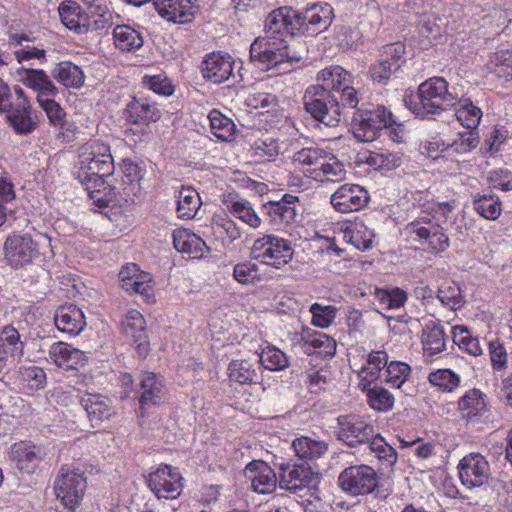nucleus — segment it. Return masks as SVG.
Returning a JSON list of instances; mask_svg holds the SVG:
<instances>
[{"label":"nucleus","instance_id":"obj_9","mask_svg":"<svg viewBox=\"0 0 512 512\" xmlns=\"http://www.w3.org/2000/svg\"><path fill=\"white\" fill-rule=\"evenodd\" d=\"M338 485L348 495H367L377 487L378 474L369 465H352L340 473Z\"/></svg>","mask_w":512,"mask_h":512},{"label":"nucleus","instance_id":"obj_13","mask_svg":"<svg viewBox=\"0 0 512 512\" xmlns=\"http://www.w3.org/2000/svg\"><path fill=\"white\" fill-rule=\"evenodd\" d=\"M282 472L279 478V486L290 492H297L310 486L317 478V473L307 461H299L294 464L284 462L279 464Z\"/></svg>","mask_w":512,"mask_h":512},{"label":"nucleus","instance_id":"obj_40","mask_svg":"<svg viewBox=\"0 0 512 512\" xmlns=\"http://www.w3.org/2000/svg\"><path fill=\"white\" fill-rule=\"evenodd\" d=\"M474 209L479 215L488 220H496L501 215L502 203L492 192L476 194L473 199Z\"/></svg>","mask_w":512,"mask_h":512},{"label":"nucleus","instance_id":"obj_62","mask_svg":"<svg viewBox=\"0 0 512 512\" xmlns=\"http://www.w3.org/2000/svg\"><path fill=\"white\" fill-rule=\"evenodd\" d=\"M398 70L397 63H388V59H380L372 64L369 68V76L371 80L378 84H386L391 74Z\"/></svg>","mask_w":512,"mask_h":512},{"label":"nucleus","instance_id":"obj_37","mask_svg":"<svg viewBox=\"0 0 512 512\" xmlns=\"http://www.w3.org/2000/svg\"><path fill=\"white\" fill-rule=\"evenodd\" d=\"M292 446L299 461L307 462L322 457L328 450L326 442L305 436L295 439Z\"/></svg>","mask_w":512,"mask_h":512},{"label":"nucleus","instance_id":"obj_41","mask_svg":"<svg viewBox=\"0 0 512 512\" xmlns=\"http://www.w3.org/2000/svg\"><path fill=\"white\" fill-rule=\"evenodd\" d=\"M317 79L323 82L322 85H324L329 92L340 90L352 84L350 73L340 66H332L321 70L317 75Z\"/></svg>","mask_w":512,"mask_h":512},{"label":"nucleus","instance_id":"obj_12","mask_svg":"<svg viewBox=\"0 0 512 512\" xmlns=\"http://www.w3.org/2000/svg\"><path fill=\"white\" fill-rule=\"evenodd\" d=\"M5 258L14 268H20L39 257L37 243L28 234H13L4 244Z\"/></svg>","mask_w":512,"mask_h":512},{"label":"nucleus","instance_id":"obj_57","mask_svg":"<svg viewBox=\"0 0 512 512\" xmlns=\"http://www.w3.org/2000/svg\"><path fill=\"white\" fill-rule=\"evenodd\" d=\"M411 372V368L404 362L392 361L387 363L385 382L392 387L400 388Z\"/></svg>","mask_w":512,"mask_h":512},{"label":"nucleus","instance_id":"obj_5","mask_svg":"<svg viewBox=\"0 0 512 512\" xmlns=\"http://www.w3.org/2000/svg\"><path fill=\"white\" fill-rule=\"evenodd\" d=\"M395 123L390 111L384 106L377 105L371 108H359L353 112L351 127L354 137L361 142L376 140L384 127Z\"/></svg>","mask_w":512,"mask_h":512},{"label":"nucleus","instance_id":"obj_24","mask_svg":"<svg viewBox=\"0 0 512 512\" xmlns=\"http://www.w3.org/2000/svg\"><path fill=\"white\" fill-rule=\"evenodd\" d=\"M54 322L58 330L74 336L86 326L83 311L73 304L59 307L54 315Z\"/></svg>","mask_w":512,"mask_h":512},{"label":"nucleus","instance_id":"obj_14","mask_svg":"<svg viewBox=\"0 0 512 512\" xmlns=\"http://www.w3.org/2000/svg\"><path fill=\"white\" fill-rule=\"evenodd\" d=\"M338 424V439L350 447L367 444L375 436L374 427L355 415L340 416Z\"/></svg>","mask_w":512,"mask_h":512},{"label":"nucleus","instance_id":"obj_4","mask_svg":"<svg viewBox=\"0 0 512 512\" xmlns=\"http://www.w3.org/2000/svg\"><path fill=\"white\" fill-rule=\"evenodd\" d=\"M0 113H6L10 125L18 134L31 133L37 126L31 106L22 88L15 87L13 97L10 87L0 78Z\"/></svg>","mask_w":512,"mask_h":512},{"label":"nucleus","instance_id":"obj_39","mask_svg":"<svg viewBox=\"0 0 512 512\" xmlns=\"http://www.w3.org/2000/svg\"><path fill=\"white\" fill-rule=\"evenodd\" d=\"M455 106V116L461 125L469 131H476L482 117L481 109L470 99H457Z\"/></svg>","mask_w":512,"mask_h":512},{"label":"nucleus","instance_id":"obj_46","mask_svg":"<svg viewBox=\"0 0 512 512\" xmlns=\"http://www.w3.org/2000/svg\"><path fill=\"white\" fill-rule=\"evenodd\" d=\"M213 135L222 141L232 140L235 133L234 122L218 110H212L208 115Z\"/></svg>","mask_w":512,"mask_h":512},{"label":"nucleus","instance_id":"obj_59","mask_svg":"<svg viewBox=\"0 0 512 512\" xmlns=\"http://www.w3.org/2000/svg\"><path fill=\"white\" fill-rule=\"evenodd\" d=\"M388 363V355L385 351H373L368 355L365 365L361 367L358 374H369L372 379H377L382 368Z\"/></svg>","mask_w":512,"mask_h":512},{"label":"nucleus","instance_id":"obj_53","mask_svg":"<svg viewBox=\"0 0 512 512\" xmlns=\"http://www.w3.org/2000/svg\"><path fill=\"white\" fill-rule=\"evenodd\" d=\"M258 270V265L251 261L240 262L234 266L233 277L240 284L255 285L261 281Z\"/></svg>","mask_w":512,"mask_h":512},{"label":"nucleus","instance_id":"obj_63","mask_svg":"<svg viewBox=\"0 0 512 512\" xmlns=\"http://www.w3.org/2000/svg\"><path fill=\"white\" fill-rule=\"evenodd\" d=\"M39 105L45 111L49 121L54 126H63L66 113L64 109L53 99L37 96Z\"/></svg>","mask_w":512,"mask_h":512},{"label":"nucleus","instance_id":"obj_29","mask_svg":"<svg viewBox=\"0 0 512 512\" xmlns=\"http://www.w3.org/2000/svg\"><path fill=\"white\" fill-rule=\"evenodd\" d=\"M52 77L66 88H80L84 85L82 69L70 61H62L51 70Z\"/></svg>","mask_w":512,"mask_h":512},{"label":"nucleus","instance_id":"obj_19","mask_svg":"<svg viewBox=\"0 0 512 512\" xmlns=\"http://www.w3.org/2000/svg\"><path fill=\"white\" fill-rule=\"evenodd\" d=\"M246 475L251 479L253 490L260 494L272 492L277 485V476L274 470L261 460H254L247 464Z\"/></svg>","mask_w":512,"mask_h":512},{"label":"nucleus","instance_id":"obj_6","mask_svg":"<svg viewBox=\"0 0 512 512\" xmlns=\"http://www.w3.org/2000/svg\"><path fill=\"white\" fill-rule=\"evenodd\" d=\"M307 113L326 126L334 127L340 120V106L324 85L309 86L303 96Z\"/></svg>","mask_w":512,"mask_h":512},{"label":"nucleus","instance_id":"obj_36","mask_svg":"<svg viewBox=\"0 0 512 512\" xmlns=\"http://www.w3.org/2000/svg\"><path fill=\"white\" fill-rule=\"evenodd\" d=\"M447 337L444 328L434 323L427 324L423 329L422 344L424 353L434 356L446 349Z\"/></svg>","mask_w":512,"mask_h":512},{"label":"nucleus","instance_id":"obj_45","mask_svg":"<svg viewBox=\"0 0 512 512\" xmlns=\"http://www.w3.org/2000/svg\"><path fill=\"white\" fill-rule=\"evenodd\" d=\"M259 365L270 371H281L289 367V357L275 346H267L260 354Z\"/></svg>","mask_w":512,"mask_h":512},{"label":"nucleus","instance_id":"obj_20","mask_svg":"<svg viewBox=\"0 0 512 512\" xmlns=\"http://www.w3.org/2000/svg\"><path fill=\"white\" fill-rule=\"evenodd\" d=\"M152 5L163 18L175 23L190 22L195 11L192 0H153Z\"/></svg>","mask_w":512,"mask_h":512},{"label":"nucleus","instance_id":"obj_54","mask_svg":"<svg viewBox=\"0 0 512 512\" xmlns=\"http://www.w3.org/2000/svg\"><path fill=\"white\" fill-rule=\"evenodd\" d=\"M479 135L477 131H466L458 133L456 138L448 145L451 153L466 154L477 147Z\"/></svg>","mask_w":512,"mask_h":512},{"label":"nucleus","instance_id":"obj_16","mask_svg":"<svg viewBox=\"0 0 512 512\" xmlns=\"http://www.w3.org/2000/svg\"><path fill=\"white\" fill-rule=\"evenodd\" d=\"M330 202L340 213L355 212L368 204L369 194L360 185L344 184L331 195Z\"/></svg>","mask_w":512,"mask_h":512},{"label":"nucleus","instance_id":"obj_25","mask_svg":"<svg viewBox=\"0 0 512 512\" xmlns=\"http://www.w3.org/2000/svg\"><path fill=\"white\" fill-rule=\"evenodd\" d=\"M126 120L131 124L148 125L161 117V112L154 103L147 99L134 98L124 111Z\"/></svg>","mask_w":512,"mask_h":512},{"label":"nucleus","instance_id":"obj_15","mask_svg":"<svg viewBox=\"0 0 512 512\" xmlns=\"http://www.w3.org/2000/svg\"><path fill=\"white\" fill-rule=\"evenodd\" d=\"M235 60L222 51L209 53L201 63V72L204 79L214 84H221L231 78H235L233 73Z\"/></svg>","mask_w":512,"mask_h":512},{"label":"nucleus","instance_id":"obj_11","mask_svg":"<svg viewBox=\"0 0 512 512\" xmlns=\"http://www.w3.org/2000/svg\"><path fill=\"white\" fill-rule=\"evenodd\" d=\"M86 486V479L79 470L65 472L64 468H62L60 475L55 481L57 498L71 511L79 506L84 496Z\"/></svg>","mask_w":512,"mask_h":512},{"label":"nucleus","instance_id":"obj_43","mask_svg":"<svg viewBox=\"0 0 512 512\" xmlns=\"http://www.w3.org/2000/svg\"><path fill=\"white\" fill-rule=\"evenodd\" d=\"M58 10L62 23L68 29L78 34L86 33L85 20H88V16L81 14V8L78 5L62 3Z\"/></svg>","mask_w":512,"mask_h":512},{"label":"nucleus","instance_id":"obj_23","mask_svg":"<svg viewBox=\"0 0 512 512\" xmlns=\"http://www.w3.org/2000/svg\"><path fill=\"white\" fill-rule=\"evenodd\" d=\"M169 471L168 465H164L148 476L147 485L158 498L175 499L181 493L182 478L174 481L167 479L166 473Z\"/></svg>","mask_w":512,"mask_h":512},{"label":"nucleus","instance_id":"obj_31","mask_svg":"<svg viewBox=\"0 0 512 512\" xmlns=\"http://www.w3.org/2000/svg\"><path fill=\"white\" fill-rule=\"evenodd\" d=\"M21 81L27 87L38 92V96H55L59 89L43 70L25 69L22 73Z\"/></svg>","mask_w":512,"mask_h":512},{"label":"nucleus","instance_id":"obj_2","mask_svg":"<svg viewBox=\"0 0 512 512\" xmlns=\"http://www.w3.org/2000/svg\"><path fill=\"white\" fill-rule=\"evenodd\" d=\"M77 171L74 175L81 183H94V191H89L92 199L96 198L94 193L100 192L104 186L105 178L112 176L114 172V161L110 147L99 140H90L78 148ZM92 186H88L90 190Z\"/></svg>","mask_w":512,"mask_h":512},{"label":"nucleus","instance_id":"obj_30","mask_svg":"<svg viewBox=\"0 0 512 512\" xmlns=\"http://www.w3.org/2000/svg\"><path fill=\"white\" fill-rule=\"evenodd\" d=\"M173 244L178 252L187 253L192 255L193 258H201L205 252L209 251L203 239L186 230L173 233Z\"/></svg>","mask_w":512,"mask_h":512},{"label":"nucleus","instance_id":"obj_60","mask_svg":"<svg viewBox=\"0 0 512 512\" xmlns=\"http://www.w3.org/2000/svg\"><path fill=\"white\" fill-rule=\"evenodd\" d=\"M337 309L333 306H322L319 303H314L310 307L312 314V324L320 327L327 328L334 321Z\"/></svg>","mask_w":512,"mask_h":512},{"label":"nucleus","instance_id":"obj_1","mask_svg":"<svg viewBox=\"0 0 512 512\" xmlns=\"http://www.w3.org/2000/svg\"><path fill=\"white\" fill-rule=\"evenodd\" d=\"M295 10L281 7L265 20V36L257 37L250 46V59L261 70L278 69L287 73L303 59L304 50H297L293 35Z\"/></svg>","mask_w":512,"mask_h":512},{"label":"nucleus","instance_id":"obj_34","mask_svg":"<svg viewBox=\"0 0 512 512\" xmlns=\"http://www.w3.org/2000/svg\"><path fill=\"white\" fill-rule=\"evenodd\" d=\"M303 351L308 354H317L321 357H332L336 353V342L324 333L308 334L301 337Z\"/></svg>","mask_w":512,"mask_h":512},{"label":"nucleus","instance_id":"obj_56","mask_svg":"<svg viewBox=\"0 0 512 512\" xmlns=\"http://www.w3.org/2000/svg\"><path fill=\"white\" fill-rule=\"evenodd\" d=\"M429 382L442 391H453L459 385V376L449 369H440L431 372L428 376Z\"/></svg>","mask_w":512,"mask_h":512},{"label":"nucleus","instance_id":"obj_18","mask_svg":"<svg viewBox=\"0 0 512 512\" xmlns=\"http://www.w3.org/2000/svg\"><path fill=\"white\" fill-rule=\"evenodd\" d=\"M122 332L133 340L140 357L145 358L150 350L145 329V319L137 310L129 311L121 322Z\"/></svg>","mask_w":512,"mask_h":512},{"label":"nucleus","instance_id":"obj_35","mask_svg":"<svg viewBox=\"0 0 512 512\" xmlns=\"http://www.w3.org/2000/svg\"><path fill=\"white\" fill-rule=\"evenodd\" d=\"M328 151L318 147L303 148L293 155V162L301 166L304 173L313 179L315 172L318 171L320 163L325 158Z\"/></svg>","mask_w":512,"mask_h":512},{"label":"nucleus","instance_id":"obj_32","mask_svg":"<svg viewBox=\"0 0 512 512\" xmlns=\"http://www.w3.org/2000/svg\"><path fill=\"white\" fill-rule=\"evenodd\" d=\"M320 164L318 171L315 172V176H313V180L336 183L346 178L344 164L333 153L327 152Z\"/></svg>","mask_w":512,"mask_h":512},{"label":"nucleus","instance_id":"obj_21","mask_svg":"<svg viewBox=\"0 0 512 512\" xmlns=\"http://www.w3.org/2000/svg\"><path fill=\"white\" fill-rule=\"evenodd\" d=\"M165 397L163 380L153 372H142L140 375L139 403L143 412L149 406L159 405Z\"/></svg>","mask_w":512,"mask_h":512},{"label":"nucleus","instance_id":"obj_17","mask_svg":"<svg viewBox=\"0 0 512 512\" xmlns=\"http://www.w3.org/2000/svg\"><path fill=\"white\" fill-rule=\"evenodd\" d=\"M459 475L467 487H479L488 481L490 466L484 456L479 453L466 455L459 463Z\"/></svg>","mask_w":512,"mask_h":512},{"label":"nucleus","instance_id":"obj_10","mask_svg":"<svg viewBox=\"0 0 512 512\" xmlns=\"http://www.w3.org/2000/svg\"><path fill=\"white\" fill-rule=\"evenodd\" d=\"M294 26L298 32L316 35L326 31L332 24L333 7L328 3H315L303 11H295Z\"/></svg>","mask_w":512,"mask_h":512},{"label":"nucleus","instance_id":"obj_49","mask_svg":"<svg viewBox=\"0 0 512 512\" xmlns=\"http://www.w3.org/2000/svg\"><path fill=\"white\" fill-rule=\"evenodd\" d=\"M437 298L451 310H457L465 303L460 287L453 282L443 283L438 289Z\"/></svg>","mask_w":512,"mask_h":512},{"label":"nucleus","instance_id":"obj_52","mask_svg":"<svg viewBox=\"0 0 512 512\" xmlns=\"http://www.w3.org/2000/svg\"><path fill=\"white\" fill-rule=\"evenodd\" d=\"M371 452L383 461L386 467H392L397 461V453L385 440L375 433V436L367 443Z\"/></svg>","mask_w":512,"mask_h":512},{"label":"nucleus","instance_id":"obj_28","mask_svg":"<svg viewBox=\"0 0 512 512\" xmlns=\"http://www.w3.org/2000/svg\"><path fill=\"white\" fill-rule=\"evenodd\" d=\"M103 189L108 190L105 193L106 199L104 200L107 205L110 202L119 205H130L134 203L135 198L141 193L140 182L126 181L125 179H122L120 186L104 185Z\"/></svg>","mask_w":512,"mask_h":512},{"label":"nucleus","instance_id":"obj_61","mask_svg":"<svg viewBox=\"0 0 512 512\" xmlns=\"http://www.w3.org/2000/svg\"><path fill=\"white\" fill-rule=\"evenodd\" d=\"M374 232L363 223H357L351 230L350 241L359 250L366 251L372 248Z\"/></svg>","mask_w":512,"mask_h":512},{"label":"nucleus","instance_id":"obj_50","mask_svg":"<svg viewBox=\"0 0 512 512\" xmlns=\"http://www.w3.org/2000/svg\"><path fill=\"white\" fill-rule=\"evenodd\" d=\"M265 213L273 223H291L296 221V206H285L280 201H270L263 206Z\"/></svg>","mask_w":512,"mask_h":512},{"label":"nucleus","instance_id":"obj_33","mask_svg":"<svg viewBox=\"0 0 512 512\" xmlns=\"http://www.w3.org/2000/svg\"><path fill=\"white\" fill-rule=\"evenodd\" d=\"M11 458L15 461L16 467L27 474L33 472L40 461L39 450L24 442L12 446Z\"/></svg>","mask_w":512,"mask_h":512},{"label":"nucleus","instance_id":"obj_27","mask_svg":"<svg viewBox=\"0 0 512 512\" xmlns=\"http://www.w3.org/2000/svg\"><path fill=\"white\" fill-rule=\"evenodd\" d=\"M49 357L58 367L77 369V366L84 361L85 355L67 343L57 342L50 347Z\"/></svg>","mask_w":512,"mask_h":512},{"label":"nucleus","instance_id":"obj_64","mask_svg":"<svg viewBox=\"0 0 512 512\" xmlns=\"http://www.w3.org/2000/svg\"><path fill=\"white\" fill-rule=\"evenodd\" d=\"M367 164L377 170L389 171L400 165L401 158L392 153H371L367 159Z\"/></svg>","mask_w":512,"mask_h":512},{"label":"nucleus","instance_id":"obj_22","mask_svg":"<svg viewBox=\"0 0 512 512\" xmlns=\"http://www.w3.org/2000/svg\"><path fill=\"white\" fill-rule=\"evenodd\" d=\"M80 403L87 412L92 426H98L109 420L115 413L112 401L101 394L86 393L81 397Z\"/></svg>","mask_w":512,"mask_h":512},{"label":"nucleus","instance_id":"obj_48","mask_svg":"<svg viewBox=\"0 0 512 512\" xmlns=\"http://www.w3.org/2000/svg\"><path fill=\"white\" fill-rule=\"evenodd\" d=\"M0 341L3 346V355L9 353L14 359H21L23 356L24 342L19 332L12 326H5L0 333Z\"/></svg>","mask_w":512,"mask_h":512},{"label":"nucleus","instance_id":"obj_42","mask_svg":"<svg viewBox=\"0 0 512 512\" xmlns=\"http://www.w3.org/2000/svg\"><path fill=\"white\" fill-rule=\"evenodd\" d=\"M113 37L116 47L123 51L137 50L143 45L140 33L128 25H117Z\"/></svg>","mask_w":512,"mask_h":512},{"label":"nucleus","instance_id":"obj_58","mask_svg":"<svg viewBox=\"0 0 512 512\" xmlns=\"http://www.w3.org/2000/svg\"><path fill=\"white\" fill-rule=\"evenodd\" d=\"M230 211L235 217L239 218L250 227L257 228L260 226L261 220L251 207L250 202L246 200L235 201L232 203Z\"/></svg>","mask_w":512,"mask_h":512},{"label":"nucleus","instance_id":"obj_7","mask_svg":"<svg viewBox=\"0 0 512 512\" xmlns=\"http://www.w3.org/2000/svg\"><path fill=\"white\" fill-rule=\"evenodd\" d=\"M293 254V248L288 240L267 234L254 241L250 258L280 269L292 260Z\"/></svg>","mask_w":512,"mask_h":512},{"label":"nucleus","instance_id":"obj_51","mask_svg":"<svg viewBox=\"0 0 512 512\" xmlns=\"http://www.w3.org/2000/svg\"><path fill=\"white\" fill-rule=\"evenodd\" d=\"M394 400V396L387 389L376 384L368 392L367 402L378 412L390 411L394 406Z\"/></svg>","mask_w":512,"mask_h":512},{"label":"nucleus","instance_id":"obj_47","mask_svg":"<svg viewBox=\"0 0 512 512\" xmlns=\"http://www.w3.org/2000/svg\"><path fill=\"white\" fill-rule=\"evenodd\" d=\"M452 338L453 342L468 354L472 356H479L482 354V348L478 338L473 337L466 326L459 325L453 327Z\"/></svg>","mask_w":512,"mask_h":512},{"label":"nucleus","instance_id":"obj_55","mask_svg":"<svg viewBox=\"0 0 512 512\" xmlns=\"http://www.w3.org/2000/svg\"><path fill=\"white\" fill-rule=\"evenodd\" d=\"M331 94L340 106V120L346 114V110L358 109V93L351 84L340 90H334Z\"/></svg>","mask_w":512,"mask_h":512},{"label":"nucleus","instance_id":"obj_8","mask_svg":"<svg viewBox=\"0 0 512 512\" xmlns=\"http://www.w3.org/2000/svg\"><path fill=\"white\" fill-rule=\"evenodd\" d=\"M405 231L415 240L418 239L422 244H426L435 254L446 251L450 246L449 237L435 217L429 215L418 217L406 225Z\"/></svg>","mask_w":512,"mask_h":512},{"label":"nucleus","instance_id":"obj_38","mask_svg":"<svg viewBox=\"0 0 512 512\" xmlns=\"http://www.w3.org/2000/svg\"><path fill=\"white\" fill-rule=\"evenodd\" d=\"M177 199V213L180 218L192 219L201 207L198 192L191 187H182L175 195Z\"/></svg>","mask_w":512,"mask_h":512},{"label":"nucleus","instance_id":"obj_26","mask_svg":"<svg viewBox=\"0 0 512 512\" xmlns=\"http://www.w3.org/2000/svg\"><path fill=\"white\" fill-rule=\"evenodd\" d=\"M227 371L229 380L241 385L256 384L261 380V366L257 360H232Z\"/></svg>","mask_w":512,"mask_h":512},{"label":"nucleus","instance_id":"obj_44","mask_svg":"<svg viewBox=\"0 0 512 512\" xmlns=\"http://www.w3.org/2000/svg\"><path fill=\"white\" fill-rule=\"evenodd\" d=\"M461 411H467L464 417L471 420L486 411L485 395L478 389L468 391L458 402Z\"/></svg>","mask_w":512,"mask_h":512},{"label":"nucleus","instance_id":"obj_3","mask_svg":"<svg viewBox=\"0 0 512 512\" xmlns=\"http://www.w3.org/2000/svg\"><path fill=\"white\" fill-rule=\"evenodd\" d=\"M448 87L443 77H431L419 85L416 96L405 98L406 106L420 118L439 114L456 105L458 97Z\"/></svg>","mask_w":512,"mask_h":512}]
</instances>
